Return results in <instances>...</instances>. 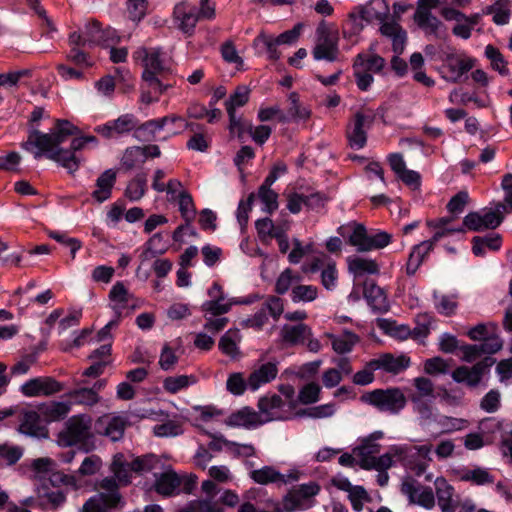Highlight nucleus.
<instances>
[{
	"label": "nucleus",
	"mask_w": 512,
	"mask_h": 512,
	"mask_svg": "<svg viewBox=\"0 0 512 512\" xmlns=\"http://www.w3.org/2000/svg\"><path fill=\"white\" fill-rule=\"evenodd\" d=\"M71 405L78 404L84 406H93L100 401L99 395L95 389H89L87 387H81L70 391L67 395Z\"/></svg>",
	"instance_id": "43"
},
{
	"label": "nucleus",
	"mask_w": 512,
	"mask_h": 512,
	"mask_svg": "<svg viewBox=\"0 0 512 512\" xmlns=\"http://www.w3.org/2000/svg\"><path fill=\"white\" fill-rule=\"evenodd\" d=\"M110 470L113 473V478L117 483V490L120 486H126L131 482V462H128L122 453L114 455Z\"/></svg>",
	"instance_id": "30"
},
{
	"label": "nucleus",
	"mask_w": 512,
	"mask_h": 512,
	"mask_svg": "<svg viewBox=\"0 0 512 512\" xmlns=\"http://www.w3.org/2000/svg\"><path fill=\"white\" fill-rule=\"evenodd\" d=\"M118 325V319L109 321L96 335L91 336V331L85 329L74 339V345L79 347L86 342V338L90 336L88 343L105 342L111 338L110 331Z\"/></svg>",
	"instance_id": "40"
},
{
	"label": "nucleus",
	"mask_w": 512,
	"mask_h": 512,
	"mask_svg": "<svg viewBox=\"0 0 512 512\" xmlns=\"http://www.w3.org/2000/svg\"><path fill=\"white\" fill-rule=\"evenodd\" d=\"M434 485L441 511L456 512L459 507V501L454 498V488L443 477L436 478Z\"/></svg>",
	"instance_id": "24"
},
{
	"label": "nucleus",
	"mask_w": 512,
	"mask_h": 512,
	"mask_svg": "<svg viewBox=\"0 0 512 512\" xmlns=\"http://www.w3.org/2000/svg\"><path fill=\"white\" fill-rule=\"evenodd\" d=\"M227 426L230 427H243L246 429H253L261 426L257 411L243 407L240 410L232 413L225 420Z\"/></svg>",
	"instance_id": "29"
},
{
	"label": "nucleus",
	"mask_w": 512,
	"mask_h": 512,
	"mask_svg": "<svg viewBox=\"0 0 512 512\" xmlns=\"http://www.w3.org/2000/svg\"><path fill=\"white\" fill-rule=\"evenodd\" d=\"M364 297L368 304L376 310H382L386 307V295L374 282H366L364 285Z\"/></svg>",
	"instance_id": "44"
},
{
	"label": "nucleus",
	"mask_w": 512,
	"mask_h": 512,
	"mask_svg": "<svg viewBox=\"0 0 512 512\" xmlns=\"http://www.w3.org/2000/svg\"><path fill=\"white\" fill-rule=\"evenodd\" d=\"M128 421L121 415H104L96 423L97 432L116 442L122 439Z\"/></svg>",
	"instance_id": "17"
},
{
	"label": "nucleus",
	"mask_w": 512,
	"mask_h": 512,
	"mask_svg": "<svg viewBox=\"0 0 512 512\" xmlns=\"http://www.w3.org/2000/svg\"><path fill=\"white\" fill-rule=\"evenodd\" d=\"M486 14L493 15V22L497 25H505L510 20L511 11L505 0H499L485 10Z\"/></svg>",
	"instance_id": "51"
},
{
	"label": "nucleus",
	"mask_w": 512,
	"mask_h": 512,
	"mask_svg": "<svg viewBox=\"0 0 512 512\" xmlns=\"http://www.w3.org/2000/svg\"><path fill=\"white\" fill-rule=\"evenodd\" d=\"M177 124L176 128L169 129V135H177L185 131L186 129L194 130L195 127H199L193 123L187 122L185 119L179 116L171 115L165 116L159 119L149 120L139 127L135 131V136L139 140L151 141L155 138L157 132L163 130L165 125Z\"/></svg>",
	"instance_id": "5"
},
{
	"label": "nucleus",
	"mask_w": 512,
	"mask_h": 512,
	"mask_svg": "<svg viewBox=\"0 0 512 512\" xmlns=\"http://www.w3.org/2000/svg\"><path fill=\"white\" fill-rule=\"evenodd\" d=\"M432 249L431 243L428 241H423L414 246L406 264V273L408 275H414L422 264L424 258L430 253V251H432Z\"/></svg>",
	"instance_id": "38"
},
{
	"label": "nucleus",
	"mask_w": 512,
	"mask_h": 512,
	"mask_svg": "<svg viewBox=\"0 0 512 512\" xmlns=\"http://www.w3.org/2000/svg\"><path fill=\"white\" fill-rule=\"evenodd\" d=\"M91 418L86 415L71 417L65 429L57 437V443L63 447H69L86 441L91 435Z\"/></svg>",
	"instance_id": "9"
},
{
	"label": "nucleus",
	"mask_w": 512,
	"mask_h": 512,
	"mask_svg": "<svg viewBox=\"0 0 512 512\" xmlns=\"http://www.w3.org/2000/svg\"><path fill=\"white\" fill-rule=\"evenodd\" d=\"M278 369L276 364L267 362L255 368L247 379L248 389L255 392L261 386L271 382L277 376Z\"/></svg>",
	"instance_id": "26"
},
{
	"label": "nucleus",
	"mask_w": 512,
	"mask_h": 512,
	"mask_svg": "<svg viewBox=\"0 0 512 512\" xmlns=\"http://www.w3.org/2000/svg\"><path fill=\"white\" fill-rule=\"evenodd\" d=\"M319 489L318 484L315 482L300 485L284 498V509L288 512L296 509H305L307 507L306 502L318 494Z\"/></svg>",
	"instance_id": "16"
},
{
	"label": "nucleus",
	"mask_w": 512,
	"mask_h": 512,
	"mask_svg": "<svg viewBox=\"0 0 512 512\" xmlns=\"http://www.w3.org/2000/svg\"><path fill=\"white\" fill-rule=\"evenodd\" d=\"M348 269L355 277H361L365 274H377L379 266L376 261L360 256H350L347 258Z\"/></svg>",
	"instance_id": "35"
},
{
	"label": "nucleus",
	"mask_w": 512,
	"mask_h": 512,
	"mask_svg": "<svg viewBox=\"0 0 512 512\" xmlns=\"http://www.w3.org/2000/svg\"><path fill=\"white\" fill-rule=\"evenodd\" d=\"M258 417L261 425L272 421H285L293 418V405L287 404L279 395H266L258 401Z\"/></svg>",
	"instance_id": "7"
},
{
	"label": "nucleus",
	"mask_w": 512,
	"mask_h": 512,
	"mask_svg": "<svg viewBox=\"0 0 512 512\" xmlns=\"http://www.w3.org/2000/svg\"><path fill=\"white\" fill-rule=\"evenodd\" d=\"M98 488L100 492L83 505L82 512H108V509L117 507L121 502V495L117 492V483L113 478L102 479Z\"/></svg>",
	"instance_id": "6"
},
{
	"label": "nucleus",
	"mask_w": 512,
	"mask_h": 512,
	"mask_svg": "<svg viewBox=\"0 0 512 512\" xmlns=\"http://www.w3.org/2000/svg\"><path fill=\"white\" fill-rule=\"evenodd\" d=\"M280 339L288 346L305 344L306 338L312 336L311 328L304 323L285 324L280 329Z\"/></svg>",
	"instance_id": "23"
},
{
	"label": "nucleus",
	"mask_w": 512,
	"mask_h": 512,
	"mask_svg": "<svg viewBox=\"0 0 512 512\" xmlns=\"http://www.w3.org/2000/svg\"><path fill=\"white\" fill-rule=\"evenodd\" d=\"M160 459L153 454H148L143 457H137L131 462V469L134 472H149L158 468Z\"/></svg>",
	"instance_id": "63"
},
{
	"label": "nucleus",
	"mask_w": 512,
	"mask_h": 512,
	"mask_svg": "<svg viewBox=\"0 0 512 512\" xmlns=\"http://www.w3.org/2000/svg\"><path fill=\"white\" fill-rule=\"evenodd\" d=\"M358 64H360V68L365 72L378 73L384 68L386 61L383 57L375 53L367 52L360 53L355 57L353 65Z\"/></svg>",
	"instance_id": "41"
},
{
	"label": "nucleus",
	"mask_w": 512,
	"mask_h": 512,
	"mask_svg": "<svg viewBox=\"0 0 512 512\" xmlns=\"http://www.w3.org/2000/svg\"><path fill=\"white\" fill-rule=\"evenodd\" d=\"M250 478L257 484L267 485L275 482H284V476L272 466H264L260 469H252Z\"/></svg>",
	"instance_id": "42"
},
{
	"label": "nucleus",
	"mask_w": 512,
	"mask_h": 512,
	"mask_svg": "<svg viewBox=\"0 0 512 512\" xmlns=\"http://www.w3.org/2000/svg\"><path fill=\"white\" fill-rule=\"evenodd\" d=\"M376 119V113L369 107L358 109L347 126L346 136L349 146L353 149H362L367 141V131Z\"/></svg>",
	"instance_id": "4"
},
{
	"label": "nucleus",
	"mask_w": 512,
	"mask_h": 512,
	"mask_svg": "<svg viewBox=\"0 0 512 512\" xmlns=\"http://www.w3.org/2000/svg\"><path fill=\"white\" fill-rule=\"evenodd\" d=\"M408 445H392L389 450L379 457L368 458L365 460V470L387 471L396 462L404 466H410L408 454L412 452Z\"/></svg>",
	"instance_id": "10"
},
{
	"label": "nucleus",
	"mask_w": 512,
	"mask_h": 512,
	"mask_svg": "<svg viewBox=\"0 0 512 512\" xmlns=\"http://www.w3.org/2000/svg\"><path fill=\"white\" fill-rule=\"evenodd\" d=\"M116 181V172L112 169L105 170L96 180V189L93 198L102 203L111 197L112 188Z\"/></svg>",
	"instance_id": "32"
},
{
	"label": "nucleus",
	"mask_w": 512,
	"mask_h": 512,
	"mask_svg": "<svg viewBox=\"0 0 512 512\" xmlns=\"http://www.w3.org/2000/svg\"><path fill=\"white\" fill-rule=\"evenodd\" d=\"M401 491L409 498L411 503L418 504L426 509H432L435 506V497L432 489L422 487L412 478L403 480Z\"/></svg>",
	"instance_id": "14"
},
{
	"label": "nucleus",
	"mask_w": 512,
	"mask_h": 512,
	"mask_svg": "<svg viewBox=\"0 0 512 512\" xmlns=\"http://www.w3.org/2000/svg\"><path fill=\"white\" fill-rule=\"evenodd\" d=\"M135 57L140 59L144 66L143 79L149 82L150 86L155 91L163 93L168 86H164L157 78L158 74H161L167 69L161 49L142 48L135 53Z\"/></svg>",
	"instance_id": "3"
},
{
	"label": "nucleus",
	"mask_w": 512,
	"mask_h": 512,
	"mask_svg": "<svg viewBox=\"0 0 512 512\" xmlns=\"http://www.w3.org/2000/svg\"><path fill=\"white\" fill-rule=\"evenodd\" d=\"M166 251V246L163 243V237L161 234H154L146 243L145 250L141 254L142 260H149L158 254H162Z\"/></svg>",
	"instance_id": "58"
},
{
	"label": "nucleus",
	"mask_w": 512,
	"mask_h": 512,
	"mask_svg": "<svg viewBox=\"0 0 512 512\" xmlns=\"http://www.w3.org/2000/svg\"><path fill=\"white\" fill-rule=\"evenodd\" d=\"M365 401L381 412L398 414L406 406L407 399L399 388L376 389L368 393Z\"/></svg>",
	"instance_id": "8"
},
{
	"label": "nucleus",
	"mask_w": 512,
	"mask_h": 512,
	"mask_svg": "<svg viewBox=\"0 0 512 512\" xmlns=\"http://www.w3.org/2000/svg\"><path fill=\"white\" fill-rule=\"evenodd\" d=\"M472 251L476 256H484L487 250L497 251L501 247V237L499 234L491 233L486 236H475L472 239Z\"/></svg>",
	"instance_id": "36"
},
{
	"label": "nucleus",
	"mask_w": 512,
	"mask_h": 512,
	"mask_svg": "<svg viewBox=\"0 0 512 512\" xmlns=\"http://www.w3.org/2000/svg\"><path fill=\"white\" fill-rule=\"evenodd\" d=\"M321 387L315 382H310L302 387L298 399L304 405L316 403L320 399Z\"/></svg>",
	"instance_id": "64"
},
{
	"label": "nucleus",
	"mask_w": 512,
	"mask_h": 512,
	"mask_svg": "<svg viewBox=\"0 0 512 512\" xmlns=\"http://www.w3.org/2000/svg\"><path fill=\"white\" fill-rule=\"evenodd\" d=\"M137 126L138 119L136 116L131 113H126L114 120L98 125L95 131L101 136L110 139L126 135L136 129Z\"/></svg>",
	"instance_id": "12"
},
{
	"label": "nucleus",
	"mask_w": 512,
	"mask_h": 512,
	"mask_svg": "<svg viewBox=\"0 0 512 512\" xmlns=\"http://www.w3.org/2000/svg\"><path fill=\"white\" fill-rule=\"evenodd\" d=\"M57 137L53 132L42 133L38 130H32L28 136L27 141L23 144L24 149L34 152V158L39 159L45 155L50 160L55 161L62 167L67 169L70 173L78 170L80 159L68 150L62 149L59 146Z\"/></svg>",
	"instance_id": "1"
},
{
	"label": "nucleus",
	"mask_w": 512,
	"mask_h": 512,
	"mask_svg": "<svg viewBox=\"0 0 512 512\" xmlns=\"http://www.w3.org/2000/svg\"><path fill=\"white\" fill-rule=\"evenodd\" d=\"M371 366L377 370H384L392 374H399L410 366V358L405 355L394 356L390 353L383 354L371 360Z\"/></svg>",
	"instance_id": "25"
},
{
	"label": "nucleus",
	"mask_w": 512,
	"mask_h": 512,
	"mask_svg": "<svg viewBox=\"0 0 512 512\" xmlns=\"http://www.w3.org/2000/svg\"><path fill=\"white\" fill-rule=\"evenodd\" d=\"M240 340L241 335L239 330L230 329L221 337L219 341V348L224 354L230 357H235L239 354L237 345Z\"/></svg>",
	"instance_id": "45"
},
{
	"label": "nucleus",
	"mask_w": 512,
	"mask_h": 512,
	"mask_svg": "<svg viewBox=\"0 0 512 512\" xmlns=\"http://www.w3.org/2000/svg\"><path fill=\"white\" fill-rule=\"evenodd\" d=\"M338 233L343 237L348 236L349 243L356 247L357 251H368L370 234L367 233L364 225L352 222L346 226L339 227Z\"/></svg>",
	"instance_id": "22"
},
{
	"label": "nucleus",
	"mask_w": 512,
	"mask_h": 512,
	"mask_svg": "<svg viewBox=\"0 0 512 512\" xmlns=\"http://www.w3.org/2000/svg\"><path fill=\"white\" fill-rule=\"evenodd\" d=\"M38 497L42 500L40 503L41 507L48 505L50 509L57 510L65 504L67 491L63 489L51 490L43 487L38 490Z\"/></svg>",
	"instance_id": "37"
},
{
	"label": "nucleus",
	"mask_w": 512,
	"mask_h": 512,
	"mask_svg": "<svg viewBox=\"0 0 512 512\" xmlns=\"http://www.w3.org/2000/svg\"><path fill=\"white\" fill-rule=\"evenodd\" d=\"M414 20L422 30L429 34H436L441 26V22L431 12L416 11Z\"/></svg>",
	"instance_id": "53"
},
{
	"label": "nucleus",
	"mask_w": 512,
	"mask_h": 512,
	"mask_svg": "<svg viewBox=\"0 0 512 512\" xmlns=\"http://www.w3.org/2000/svg\"><path fill=\"white\" fill-rule=\"evenodd\" d=\"M312 56L316 61L337 62L340 58L339 32L331 24L321 21L316 28Z\"/></svg>",
	"instance_id": "2"
},
{
	"label": "nucleus",
	"mask_w": 512,
	"mask_h": 512,
	"mask_svg": "<svg viewBox=\"0 0 512 512\" xmlns=\"http://www.w3.org/2000/svg\"><path fill=\"white\" fill-rule=\"evenodd\" d=\"M249 303H251L249 300H238L236 298H228L226 296L223 297V300L213 299L203 302L201 305V310L202 312L211 316H221L228 313L234 305Z\"/></svg>",
	"instance_id": "31"
},
{
	"label": "nucleus",
	"mask_w": 512,
	"mask_h": 512,
	"mask_svg": "<svg viewBox=\"0 0 512 512\" xmlns=\"http://www.w3.org/2000/svg\"><path fill=\"white\" fill-rule=\"evenodd\" d=\"M19 431L25 435L36 438H45L48 434L38 413L31 410L21 413Z\"/></svg>",
	"instance_id": "27"
},
{
	"label": "nucleus",
	"mask_w": 512,
	"mask_h": 512,
	"mask_svg": "<svg viewBox=\"0 0 512 512\" xmlns=\"http://www.w3.org/2000/svg\"><path fill=\"white\" fill-rule=\"evenodd\" d=\"M489 366L490 364L486 361H480L471 368L461 366L453 371L452 378L456 382H464L469 386H476L481 381L483 374Z\"/></svg>",
	"instance_id": "28"
},
{
	"label": "nucleus",
	"mask_w": 512,
	"mask_h": 512,
	"mask_svg": "<svg viewBox=\"0 0 512 512\" xmlns=\"http://www.w3.org/2000/svg\"><path fill=\"white\" fill-rule=\"evenodd\" d=\"M174 20L177 27L184 33H192L197 22L201 17L197 12V8L190 3L183 1L174 7Z\"/></svg>",
	"instance_id": "18"
},
{
	"label": "nucleus",
	"mask_w": 512,
	"mask_h": 512,
	"mask_svg": "<svg viewBox=\"0 0 512 512\" xmlns=\"http://www.w3.org/2000/svg\"><path fill=\"white\" fill-rule=\"evenodd\" d=\"M110 307L115 312L117 319L122 315L123 310L129 306L131 295L123 283L117 282L109 293Z\"/></svg>",
	"instance_id": "34"
},
{
	"label": "nucleus",
	"mask_w": 512,
	"mask_h": 512,
	"mask_svg": "<svg viewBox=\"0 0 512 512\" xmlns=\"http://www.w3.org/2000/svg\"><path fill=\"white\" fill-rule=\"evenodd\" d=\"M256 230L258 236L263 240L267 241L276 237V233L279 230L286 229V226H275L274 222L269 218H263L256 221Z\"/></svg>",
	"instance_id": "59"
},
{
	"label": "nucleus",
	"mask_w": 512,
	"mask_h": 512,
	"mask_svg": "<svg viewBox=\"0 0 512 512\" xmlns=\"http://www.w3.org/2000/svg\"><path fill=\"white\" fill-rule=\"evenodd\" d=\"M301 276L294 273L291 269L287 268L280 273L275 283V292L278 294H285L289 289L300 283Z\"/></svg>",
	"instance_id": "48"
},
{
	"label": "nucleus",
	"mask_w": 512,
	"mask_h": 512,
	"mask_svg": "<svg viewBox=\"0 0 512 512\" xmlns=\"http://www.w3.org/2000/svg\"><path fill=\"white\" fill-rule=\"evenodd\" d=\"M360 7L370 22H381L390 17V8L386 0H370L365 6Z\"/></svg>",
	"instance_id": "39"
},
{
	"label": "nucleus",
	"mask_w": 512,
	"mask_h": 512,
	"mask_svg": "<svg viewBox=\"0 0 512 512\" xmlns=\"http://www.w3.org/2000/svg\"><path fill=\"white\" fill-rule=\"evenodd\" d=\"M153 486L158 494L164 497H171L179 494L181 478L169 467L164 472L155 474V482Z\"/></svg>",
	"instance_id": "21"
},
{
	"label": "nucleus",
	"mask_w": 512,
	"mask_h": 512,
	"mask_svg": "<svg viewBox=\"0 0 512 512\" xmlns=\"http://www.w3.org/2000/svg\"><path fill=\"white\" fill-rule=\"evenodd\" d=\"M147 190V179L144 174H137L127 185L125 195L131 201H139Z\"/></svg>",
	"instance_id": "50"
},
{
	"label": "nucleus",
	"mask_w": 512,
	"mask_h": 512,
	"mask_svg": "<svg viewBox=\"0 0 512 512\" xmlns=\"http://www.w3.org/2000/svg\"><path fill=\"white\" fill-rule=\"evenodd\" d=\"M270 187L262 184L258 190V197L264 204L263 210L267 213H272L278 208V195Z\"/></svg>",
	"instance_id": "62"
},
{
	"label": "nucleus",
	"mask_w": 512,
	"mask_h": 512,
	"mask_svg": "<svg viewBox=\"0 0 512 512\" xmlns=\"http://www.w3.org/2000/svg\"><path fill=\"white\" fill-rule=\"evenodd\" d=\"M250 90L247 86H238L234 93L225 101L227 112H236V109L244 106L249 100Z\"/></svg>",
	"instance_id": "54"
},
{
	"label": "nucleus",
	"mask_w": 512,
	"mask_h": 512,
	"mask_svg": "<svg viewBox=\"0 0 512 512\" xmlns=\"http://www.w3.org/2000/svg\"><path fill=\"white\" fill-rule=\"evenodd\" d=\"M340 483V488L349 492V498L353 508L356 511H360L363 506V501L367 499V493L364 488L360 486H352L348 480H342Z\"/></svg>",
	"instance_id": "57"
},
{
	"label": "nucleus",
	"mask_w": 512,
	"mask_h": 512,
	"mask_svg": "<svg viewBox=\"0 0 512 512\" xmlns=\"http://www.w3.org/2000/svg\"><path fill=\"white\" fill-rule=\"evenodd\" d=\"M177 199L182 217L185 222L191 223L196 214L192 196L188 192H180Z\"/></svg>",
	"instance_id": "61"
},
{
	"label": "nucleus",
	"mask_w": 512,
	"mask_h": 512,
	"mask_svg": "<svg viewBox=\"0 0 512 512\" xmlns=\"http://www.w3.org/2000/svg\"><path fill=\"white\" fill-rule=\"evenodd\" d=\"M473 67V61L463 55H446L441 67L442 78L450 83H457Z\"/></svg>",
	"instance_id": "13"
},
{
	"label": "nucleus",
	"mask_w": 512,
	"mask_h": 512,
	"mask_svg": "<svg viewBox=\"0 0 512 512\" xmlns=\"http://www.w3.org/2000/svg\"><path fill=\"white\" fill-rule=\"evenodd\" d=\"M433 298L435 301V308L440 314L451 316L455 313L458 307L457 295H446L434 292Z\"/></svg>",
	"instance_id": "46"
},
{
	"label": "nucleus",
	"mask_w": 512,
	"mask_h": 512,
	"mask_svg": "<svg viewBox=\"0 0 512 512\" xmlns=\"http://www.w3.org/2000/svg\"><path fill=\"white\" fill-rule=\"evenodd\" d=\"M71 406V402L67 398V400L51 402L44 406L43 413L50 421H56L66 417L71 410Z\"/></svg>",
	"instance_id": "52"
},
{
	"label": "nucleus",
	"mask_w": 512,
	"mask_h": 512,
	"mask_svg": "<svg viewBox=\"0 0 512 512\" xmlns=\"http://www.w3.org/2000/svg\"><path fill=\"white\" fill-rule=\"evenodd\" d=\"M382 431H374L370 435L359 440V444L353 448L354 455L358 458V464L361 468L365 467V460L374 458L380 452L381 445L378 441L383 439Z\"/></svg>",
	"instance_id": "19"
},
{
	"label": "nucleus",
	"mask_w": 512,
	"mask_h": 512,
	"mask_svg": "<svg viewBox=\"0 0 512 512\" xmlns=\"http://www.w3.org/2000/svg\"><path fill=\"white\" fill-rule=\"evenodd\" d=\"M102 29L97 21H88L83 29L75 31L69 36L70 45L74 46H96L101 42Z\"/></svg>",
	"instance_id": "20"
},
{
	"label": "nucleus",
	"mask_w": 512,
	"mask_h": 512,
	"mask_svg": "<svg viewBox=\"0 0 512 512\" xmlns=\"http://www.w3.org/2000/svg\"><path fill=\"white\" fill-rule=\"evenodd\" d=\"M289 108L288 114L294 121L307 120L310 117V110L302 106L299 102V97L296 93L289 95Z\"/></svg>",
	"instance_id": "60"
},
{
	"label": "nucleus",
	"mask_w": 512,
	"mask_h": 512,
	"mask_svg": "<svg viewBox=\"0 0 512 512\" xmlns=\"http://www.w3.org/2000/svg\"><path fill=\"white\" fill-rule=\"evenodd\" d=\"M318 296V289L313 285L297 284L292 288L290 297L292 302H312Z\"/></svg>",
	"instance_id": "55"
},
{
	"label": "nucleus",
	"mask_w": 512,
	"mask_h": 512,
	"mask_svg": "<svg viewBox=\"0 0 512 512\" xmlns=\"http://www.w3.org/2000/svg\"><path fill=\"white\" fill-rule=\"evenodd\" d=\"M324 336L331 341L332 349L338 354L351 352L353 347L359 342V337L348 330H344L341 335L326 332Z\"/></svg>",
	"instance_id": "33"
},
{
	"label": "nucleus",
	"mask_w": 512,
	"mask_h": 512,
	"mask_svg": "<svg viewBox=\"0 0 512 512\" xmlns=\"http://www.w3.org/2000/svg\"><path fill=\"white\" fill-rule=\"evenodd\" d=\"M415 392L410 395V401L412 398H419L421 400H434V385L432 381L425 377H417L413 381Z\"/></svg>",
	"instance_id": "49"
},
{
	"label": "nucleus",
	"mask_w": 512,
	"mask_h": 512,
	"mask_svg": "<svg viewBox=\"0 0 512 512\" xmlns=\"http://www.w3.org/2000/svg\"><path fill=\"white\" fill-rule=\"evenodd\" d=\"M504 206L499 204L495 210H483L468 213L463 220L464 227L471 231L495 229L503 221Z\"/></svg>",
	"instance_id": "11"
},
{
	"label": "nucleus",
	"mask_w": 512,
	"mask_h": 512,
	"mask_svg": "<svg viewBox=\"0 0 512 512\" xmlns=\"http://www.w3.org/2000/svg\"><path fill=\"white\" fill-rule=\"evenodd\" d=\"M179 348L173 347L170 343H165L159 356V366L164 371L173 370L179 360Z\"/></svg>",
	"instance_id": "47"
},
{
	"label": "nucleus",
	"mask_w": 512,
	"mask_h": 512,
	"mask_svg": "<svg viewBox=\"0 0 512 512\" xmlns=\"http://www.w3.org/2000/svg\"><path fill=\"white\" fill-rule=\"evenodd\" d=\"M21 392L27 397L50 396L63 390V385L51 377H37L21 385Z\"/></svg>",
	"instance_id": "15"
},
{
	"label": "nucleus",
	"mask_w": 512,
	"mask_h": 512,
	"mask_svg": "<svg viewBox=\"0 0 512 512\" xmlns=\"http://www.w3.org/2000/svg\"><path fill=\"white\" fill-rule=\"evenodd\" d=\"M196 379L194 376L178 375L167 377L163 382L164 389L169 393H177L180 390L187 388L191 384L195 383Z\"/></svg>",
	"instance_id": "56"
}]
</instances>
